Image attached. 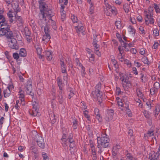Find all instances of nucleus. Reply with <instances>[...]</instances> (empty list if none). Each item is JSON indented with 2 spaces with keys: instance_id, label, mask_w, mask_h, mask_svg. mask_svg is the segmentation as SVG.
Returning <instances> with one entry per match:
<instances>
[{
  "instance_id": "28",
  "label": "nucleus",
  "mask_w": 160,
  "mask_h": 160,
  "mask_svg": "<svg viewBox=\"0 0 160 160\" xmlns=\"http://www.w3.org/2000/svg\"><path fill=\"white\" fill-rule=\"evenodd\" d=\"M68 90H69L70 93L68 94V97L69 99H70L71 97L74 96V93L72 88H68Z\"/></svg>"
},
{
  "instance_id": "63",
  "label": "nucleus",
  "mask_w": 160,
  "mask_h": 160,
  "mask_svg": "<svg viewBox=\"0 0 160 160\" xmlns=\"http://www.w3.org/2000/svg\"><path fill=\"white\" fill-rule=\"evenodd\" d=\"M158 89L154 88H151L150 89V92L151 95H153L155 94V92Z\"/></svg>"
},
{
  "instance_id": "30",
  "label": "nucleus",
  "mask_w": 160,
  "mask_h": 160,
  "mask_svg": "<svg viewBox=\"0 0 160 160\" xmlns=\"http://www.w3.org/2000/svg\"><path fill=\"white\" fill-rule=\"evenodd\" d=\"M128 28L129 29V31L132 34H135L136 30L131 25H129L128 27Z\"/></svg>"
},
{
  "instance_id": "13",
  "label": "nucleus",
  "mask_w": 160,
  "mask_h": 160,
  "mask_svg": "<svg viewBox=\"0 0 160 160\" xmlns=\"http://www.w3.org/2000/svg\"><path fill=\"white\" fill-rule=\"evenodd\" d=\"M34 47L36 49L37 53L38 56L39 58L40 59L42 58L43 56L41 55L42 49L41 47L39 46L35 45Z\"/></svg>"
},
{
  "instance_id": "18",
  "label": "nucleus",
  "mask_w": 160,
  "mask_h": 160,
  "mask_svg": "<svg viewBox=\"0 0 160 160\" xmlns=\"http://www.w3.org/2000/svg\"><path fill=\"white\" fill-rule=\"evenodd\" d=\"M27 51L24 48L20 49L19 52V55L21 57H25L27 56Z\"/></svg>"
},
{
  "instance_id": "6",
  "label": "nucleus",
  "mask_w": 160,
  "mask_h": 160,
  "mask_svg": "<svg viewBox=\"0 0 160 160\" xmlns=\"http://www.w3.org/2000/svg\"><path fill=\"white\" fill-rule=\"evenodd\" d=\"M92 97L95 100L98 101L99 104L102 102L103 97L102 92L92 91Z\"/></svg>"
},
{
  "instance_id": "46",
  "label": "nucleus",
  "mask_w": 160,
  "mask_h": 160,
  "mask_svg": "<svg viewBox=\"0 0 160 160\" xmlns=\"http://www.w3.org/2000/svg\"><path fill=\"white\" fill-rule=\"evenodd\" d=\"M58 100L60 104L63 103L64 101L63 96H58Z\"/></svg>"
},
{
  "instance_id": "38",
  "label": "nucleus",
  "mask_w": 160,
  "mask_h": 160,
  "mask_svg": "<svg viewBox=\"0 0 160 160\" xmlns=\"http://www.w3.org/2000/svg\"><path fill=\"white\" fill-rule=\"evenodd\" d=\"M136 91L137 92V95L138 97H142L143 96V94L142 93L141 90L138 88L137 89Z\"/></svg>"
},
{
  "instance_id": "24",
  "label": "nucleus",
  "mask_w": 160,
  "mask_h": 160,
  "mask_svg": "<svg viewBox=\"0 0 160 160\" xmlns=\"http://www.w3.org/2000/svg\"><path fill=\"white\" fill-rule=\"evenodd\" d=\"M144 13L146 14V16L145 18V23L147 25H148L149 23V15L147 14V11H145Z\"/></svg>"
},
{
  "instance_id": "8",
  "label": "nucleus",
  "mask_w": 160,
  "mask_h": 160,
  "mask_svg": "<svg viewBox=\"0 0 160 160\" xmlns=\"http://www.w3.org/2000/svg\"><path fill=\"white\" fill-rule=\"evenodd\" d=\"M27 84L25 88V90L26 92L32 96V99L34 98V94L32 92V83L30 81L27 82Z\"/></svg>"
},
{
  "instance_id": "35",
  "label": "nucleus",
  "mask_w": 160,
  "mask_h": 160,
  "mask_svg": "<svg viewBox=\"0 0 160 160\" xmlns=\"http://www.w3.org/2000/svg\"><path fill=\"white\" fill-rule=\"evenodd\" d=\"M153 7L155 10L156 12L157 13H160V8H159L158 6L156 3H154L153 4Z\"/></svg>"
},
{
  "instance_id": "55",
  "label": "nucleus",
  "mask_w": 160,
  "mask_h": 160,
  "mask_svg": "<svg viewBox=\"0 0 160 160\" xmlns=\"http://www.w3.org/2000/svg\"><path fill=\"white\" fill-rule=\"evenodd\" d=\"M11 39L10 41H9V43H12V44H15L17 43V40L16 39L14 38H9Z\"/></svg>"
},
{
  "instance_id": "2",
  "label": "nucleus",
  "mask_w": 160,
  "mask_h": 160,
  "mask_svg": "<svg viewBox=\"0 0 160 160\" xmlns=\"http://www.w3.org/2000/svg\"><path fill=\"white\" fill-rule=\"evenodd\" d=\"M104 3L106 7L104 9L105 14L108 16H111L112 15H116L117 14V10L114 6L109 4L106 0H104Z\"/></svg>"
},
{
  "instance_id": "29",
  "label": "nucleus",
  "mask_w": 160,
  "mask_h": 160,
  "mask_svg": "<svg viewBox=\"0 0 160 160\" xmlns=\"http://www.w3.org/2000/svg\"><path fill=\"white\" fill-rule=\"evenodd\" d=\"M12 8L14 10L15 12V13H16V9H15L14 8H16V9H17V8L20 9L19 7L18 4V3L17 2H16L15 3H13L12 4Z\"/></svg>"
},
{
  "instance_id": "26",
  "label": "nucleus",
  "mask_w": 160,
  "mask_h": 160,
  "mask_svg": "<svg viewBox=\"0 0 160 160\" xmlns=\"http://www.w3.org/2000/svg\"><path fill=\"white\" fill-rule=\"evenodd\" d=\"M57 81L59 89L62 88L63 85L62 80L59 78H57Z\"/></svg>"
},
{
  "instance_id": "7",
  "label": "nucleus",
  "mask_w": 160,
  "mask_h": 160,
  "mask_svg": "<svg viewBox=\"0 0 160 160\" xmlns=\"http://www.w3.org/2000/svg\"><path fill=\"white\" fill-rule=\"evenodd\" d=\"M113 114L114 111L113 109H108L105 117L106 121L109 122L111 121L113 118Z\"/></svg>"
},
{
  "instance_id": "34",
  "label": "nucleus",
  "mask_w": 160,
  "mask_h": 160,
  "mask_svg": "<svg viewBox=\"0 0 160 160\" xmlns=\"http://www.w3.org/2000/svg\"><path fill=\"white\" fill-rule=\"evenodd\" d=\"M19 93L20 95L21 96V97H20V98H21V101H23L24 100V91H23L22 90L20 89Z\"/></svg>"
},
{
  "instance_id": "48",
  "label": "nucleus",
  "mask_w": 160,
  "mask_h": 160,
  "mask_svg": "<svg viewBox=\"0 0 160 160\" xmlns=\"http://www.w3.org/2000/svg\"><path fill=\"white\" fill-rule=\"evenodd\" d=\"M128 4H125L123 5V9L126 13H128L129 11L128 8Z\"/></svg>"
},
{
  "instance_id": "23",
  "label": "nucleus",
  "mask_w": 160,
  "mask_h": 160,
  "mask_svg": "<svg viewBox=\"0 0 160 160\" xmlns=\"http://www.w3.org/2000/svg\"><path fill=\"white\" fill-rule=\"evenodd\" d=\"M8 45L10 48L15 50L18 49L19 48V46L17 44V43L15 44L8 43Z\"/></svg>"
},
{
  "instance_id": "17",
  "label": "nucleus",
  "mask_w": 160,
  "mask_h": 160,
  "mask_svg": "<svg viewBox=\"0 0 160 160\" xmlns=\"http://www.w3.org/2000/svg\"><path fill=\"white\" fill-rule=\"evenodd\" d=\"M38 109H32L29 111V113L32 116L35 117L37 116H39L38 113Z\"/></svg>"
},
{
  "instance_id": "49",
  "label": "nucleus",
  "mask_w": 160,
  "mask_h": 160,
  "mask_svg": "<svg viewBox=\"0 0 160 160\" xmlns=\"http://www.w3.org/2000/svg\"><path fill=\"white\" fill-rule=\"evenodd\" d=\"M12 56L14 59L18 60L19 59L20 56L18 53L14 52Z\"/></svg>"
},
{
  "instance_id": "62",
  "label": "nucleus",
  "mask_w": 160,
  "mask_h": 160,
  "mask_svg": "<svg viewBox=\"0 0 160 160\" xmlns=\"http://www.w3.org/2000/svg\"><path fill=\"white\" fill-rule=\"evenodd\" d=\"M75 62L76 63L77 65L78 66L80 67H81L83 66L78 59L76 58L75 60Z\"/></svg>"
},
{
  "instance_id": "19",
  "label": "nucleus",
  "mask_w": 160,
  "mask_h": 160,
  "mask_svg": "<svg viewBox=\"0 0 160 160\" xmlns=\"http://www.w3.org/2000/svg\"><path fill=\"white\" fill-rule=\"evenodd\" d=\"M4 97L7 98L11 94V91L9 89H5L3 91Z\"/></svg>"
},
{
  "instance_id": "61",
  "label": "nucleus",
  "mask_w": 160,
  "mask_h": 160,
  "mask_svg": "<svg viewBox=\"0 0 160 160\" xmlns=\"http://www.w3.org/2000/svg\"><path fill=\"white\" fill-rule=\"evenodd\" d=\"M160 87V84L158 82H155L154 84V88L158 89Z\"/></svg>"
},
{
  "instance_id": "37",
  "label": "nucleus",
  "mask_w": 160,
  "mask_h": 160,
  "mask_svg": "<svg viewBox=\"0 0 160 160\" xmlns=\"http://www.w3.org/2000/svg\"><path fill=\"white\" fill-rule=\"evenodd\" d=\"M115 24L117 29H120L121 28L122 26L120 21H116Z\"/></svg>"
},
{
  "instance_id": "59",
  "label": "nucleus",
  "mask_w": 160,
  "mask_h": 160,
  "mask_svg": "<svg viewBox=\"0 0 160 160\" xmlns=\"http://www.w3.org/2000/svg\"><path fill=\"white\" fill-rule=\"evenodd\" d=\"M143 114L146 118L148 119L149 118V115L148 111H145L143 112Z\"/></svg>"
},
{
  "instance_id": "25",
  "label": "nucleus",
  "mask_w": 160,
  "mask_h": 160,
  "mask_svg": "<svg viewBox=\"0 0 160 160\" xmlns=\"http://www.w3.org/2000/svg\"><path fill=\"white\" fill-rule=\"evenodd\" d=\"M153 8L152 7L150 6L148 9V15L150 17H153Z\"/></svg>"
},
{
  "instance_id": "1",
  "label": "nucleus",
  "mask_w": 160,
  "mask_h": 160,
  "mask_svg": "<svg viewBox=\"0 0 160 160\" xmlns=\"http://www.w3.org/2000/svg\"><path fill=\"white\" fill-rule=\"evenodd\" d=\"M39 3L40 12L38 14L40 20H42L44 19L45 21H46V16L48 17L50 19L53 16L52 10L48 8V6L44 2L39 1Z\"/></svg>"
},
{
  "instance_id": "43",
  "label": "nucleus",
  "mask_w": 160,
  "mask_h": 160,
  "mask_svg": "<svg viewBox=\"0 0 160 160\" xmlns=\"http://www.w3.org/2000/svg\"><path fill=\"white\" fill-rule=\"evenodd\" d=\"M141 79L142 82H145L147 80V78L146 77L144 76L143 74L141 73L140 74Z\"/></svg>"
},
{
  "instance_id": "5",
  "label": "nucleus",
  "mask_w": 160,
  "mask_h": 160,
  "mask_svg": "<svg viewBox=\"0 0 160 160\" xmlns=\"http://www.w3.org/2000/svg\"><path fill=\"white\" fill-rule=\"evenodd\" d=\"M7 23V26H4L5 27L1 28L0 29V35L3 36L5 35L7 38H12L13 34L12 31L10 29V27L8 25Z\"/></svg>"
},
{
  "instance_id": "42",
  "label": "nucleus",
  "mask_w": 160,
  "mask_h": 160,
  "mask_svg": "<svg viewBox=\"0 0 160 160\" xmlns=\"http://www.w3.org/2000/svg\"><path fill=\"white\" fill-rule=\"evenodd\" d=\"M142 61L145 64H147L148 65L149 61L147 57H144L142 58Z\"/></svg>"
},
{
  "instance_id": "51",
  "label": "nucleus",
  "mask_w": 160,
  "mask_h": 160,
  "mask_svg": "<svg viewBox=\"0 0 160 160\" xmlns=\"http://www.w3.org/2000/svg\"><path fill=\"white\" fill-rule=\"evenodd\" d=\"M42 157L43 158V160H49V158L48 156L46 155V153L43 152L42 153Z\"/></svg>"
},
{
  "instance_id": "47",
  "label": "nucleus",
  "mask_w": 160,
  "mask_h": 160,
  "mask_svg": "<svg viewBox=\"0 0 160 160\" xmlns=\"http://www.w3.org/2000/svg\"><path fill=\"white\" fill-rule=\"evenodd\" d=\"M128 77H126L124 79V82L125 83H126L128 85V86L129 87V85L130 86H131L130 82L128 81Z\"/></svg>"
},
{
  "instance_id": "32",
  "label": "nucleus",
  "mask_w": 160,
  "mask_h": 160,
  "mask_svg": "<svg viewBox=\"0 0 160 160\" xmlns=\"http://www.w3.org/2000/svg\"><path fill=\"white\" fill-rule=\"evenodd\" d=\"M92 152V154L93 155V157H92V159L93 160L95 159L96 158V150L95 147L91 148Z\"/></svg>"
},
{
  "instance_id": "21",
  "label": "nucleus",
  "mask_w": 160,
  "mask_h": 160,
  "mask_svg": "<svg viewBox=\"0 0 160 160\" xmlns=\"http://www.w3.org/2000/svg\"><path fill=\"white\" fill-rule=\"evenodd\" d=\"M160 106L159 104H157L156 106L155 109L154 111V116L155 117H157L160 112Z\"/></svg>"
},
{
  "instance_id": "12",
  "label": "nucleus",
  "mask_w": 160,
  "mask_h": 160,
  "mask_svg": "<svg viewBox=\"0 0 160 160\" xmlns=\"http://www.w3.org/2000/svg\"><path fill=\"white\" fill-rule=\"evenodd\" d=\"M14 12L15 13L14 11H13L11 9L9 10L7 13V16L9 18V21L11 23L12 22L14 21L13 18L14 17L13 14V13Z\"/></svg>"
},
{
  "instance_id": "39",
  "label": "nucleus",
  "mask_w": 160,
  "mask_h": 160,
  "mask_svg": "<svg viewBox=\"0 0 160 160\" xmlns=\"http://www.w3.org/2000/svg\"><path fill=\"white\" fill-rule=\"evenodd\" d=\"M120 147V146L119 145H117V146L114 147L112 149L113 152H114L115 154H116V153L118 152Z\"/></svg>"
},
{
  "instance_id": "15",
  "label": "nucleus",
  "mask_w": 160,
  "mask_h": 160,
  "mask_svg": "<svg viewBox=\"0 0 160 160\" xmlns=\"http://www.w3.org/2000/svg\"><path fill=\"white\" fill-rule=\"evenodd\" d=\"M77 23H78V25L75 26V28L77 32L78 33L83 29V27L82 24L81 23L80 21H78Z\"/></svg>"
},
{
  "instance_id": "27",
  "label": "nucleus",
  "mask_w": 160,
  "mask_h": 160,
  "mask_svg": "<svg viewBox=\"0 0 160 160\" xmlns=\"http://www.w3.org/2000/svg\"><path fill=\"white\" fill-rule=\"evenodd\" d=\"M72 137V134L70 133L69 134L68 139H67V140H68V143H70L75 142L74 140L73 139Z\"/></svg>"
},
{
  "instance_id": "9",
  "label": "nucleus",
  "mask_w": 160,
  "mask_h": 160,
  "mask_svg": "<svg viewBox=\"0 0 160 160\" xmlns=\"http://www.w3.org/2000/svg\"><path fill=\"white\" fill-rule=\"evenodd\" d=\"M14 8L16 10V13L14 14L15 15V17L16 19V21L19 24H22L23 23V21L22 18L20 16H18L17 14V13L20 11L21 9L18 8L16 9V8Z\"/></svg>"
},
{
  "instance_id": "57",
  "label": "nucleus",
  "mask_w": 160,
  "mask_h": 160,
  "mask_svg": "<svg viewBox=\"0 0 160 160\" xmlns=\"http://www.w3.org/2000/svg\"><path fill=\"white\" fill-rule=\"evenodd\" d=\"M82 107L81 108L82 110H85L87 109V107L86 106V104L84 102H81Z\"/></svg>"
},
{
  "instance_id": "36",
  "label": "nucleus",
  "mask_w": 160,
  "mask_h": 160,
  "mask_svg": "<svg viewBox=\"0 0 160 160\" xmlns=\"http://www.w3.org/2000/svg\"><path fill=\"white\" fill-rule=\"evenodd\" d=\"M44 31L45 34H50L49 33V29L48 25H46L44 27Z\"/></svg>"
},
{
  "instance_id": "11",
  "label": "nucleus",
  "mask_w": 160,
  "mask_h": 160,
  "mask_svg": "<svg viewBox=\"0 0 160 160\" xmlns=\"http://www.w3.org/2000/svg\"><path fill=\"white\" fill-rule=\"evenodd\" d=\"M60 65L62 70V73H65L67 75V68L65 64L64 63V60L62 59L60 60Z\"/></svg>"
},
{
  "instance_id": "31",
  "label": "nucleus",
  "mask_w": 160,
  "mask_h": 160,
  "mask_svg": "<svg viewBox=\"0 0 160 160\" xmlns=\"http://www.w3.org/2000/svg\"><path fill=\"white\" fill-rule=\"evenodd\" d=\"M32 104L33 106L32 109H38V103L35 101L33 102L32 101Z\"/></svg>"
},
{
  "instance_id": "44",
  "label": "nucleus",
  "mask_w": 160,
  "mask_h": 160,
  "mask_svg": "<svg viewBox=\"0 0 160 160\" xmlns=\"http://www.w3.org/2000/svg\"><path fill=\"white\" fill-rule=\"evenodd\" d=\"M78 123V122L76 120H74L73 122V126L72 127L74 129H76L77 128V126Z\"/></svg>"
},
{
  "instance_id": "64",
  "label": "nucleus",
  "mask_w": 160,
  "mask_h": 160,
  "mask_svg": "<svg viewBox=\"0 0 160 160\" xmlns=\"http://www.w3.org/2000/svg\"><path fill=\"white\" fill-rule=\"evenodd\" d=\"M154 131L152 130H149L147 132V135L149 137H151L154 134Z\"/></svg>"
},
{
  "instance_id": "52",
  "label": "nucleus",
  "mask_w": 160,
  "mask_h": 160,
  "mask_svg": "<svg viewBox=\"0 0 160 160\" xmlns=\"http://www.w3.org/2000/svg\"><path fill=\"white\" fill-rule=\"evenodd\" d=\"M58 96H64V93L62 88L59 89V90L58 91Z\"/></svg>"
},
{
  "instance_id": "33",
  "label": "nucleus",
  "mask_w": 160,
  "mask_h": 160,
  "mask_svg": "<svg viewBox=\"0 0 160 160\" xmlns=\"http://www.w3.org/2000/svg\"><path fill=\"white\" fill-rule=\"evenodd\" d=\"M101 84L100 83H98L96 86L95 89L94 91L97 92H101L100 90L101 89Z\"/></svg>"
},
{
  "instance_id": "20",
  "label": "nucleus",
  "mask_w": 160,
  "mask_h": 160,
  "mask_svg": "<svg viewBox=\"0 0 160 160\" xmlns=\"http://www.w3.org/2000/svg\"><path fill=\"white\" fill-rule=\"evenodd\" d=\"M46 58L48 60H51L52 58V52L50 51H46L45 52Z\"/></svg>"
},
{
  "instance_id": "10",
  "label": "nucleus",
  "mask_w": 160,
  "mask_h": 160,
  "mask_svg": "<svg viewBox=\"0 0 160 160\" xmlns=\"http://www.w3.org/2000/svg\"><path fill=\"white\" fill-rule=\"evenodd\" d=\"M149 159L150 160H158L159 156L154 151L152 152L149 154Z\"/></svg>"
},
{
  "instance_id": "60",
  "label": "nucleus",
  "mask_w": 160,
  "mask_h": 160,
  "mask_svg": "<svg viewBox=\"0 0 160 160\" xmlns=\"http://www.w3.org/2000/svg\"><path fill=\"white\" fill-rule=\"evenodd\" d=\"M96 118L99 122H101L102 121V117L100 114L96 115Z\"/></svg>"
},
{
  "instance_id": "3",
  "label": "nucleus",
  "mask_w": 160,
  "mask_h": 160,
  "mask_svg": "<svg viewBox=\"0 0 160 160\" xmlns=\"http://www.w3.org/2000/svg\"><path fill=\"white\" fill-rule=\"evenodd\" d=\"M97 140L98 143L100 142L101 145L103 148L109 147L110 146L109 139L105 133L102 134L101 137H98Z\"/></svg>"
},
{
  "instance_id": "22",
  "label": "nucleus",
  "mask_w": 160,
  "mask_h": 160,
  "mask_svg": "<svg viewBox=\"0 0 160 160\" xmlns=\"http://www.w3.org/2000/svg\"><path fill=\"white\" fill-rule=\"evenodd\" d=\"M51 38V36L50 34H45L43 35L42 38L43 41H45L48 42Z\"/></svg>"
},
{
  "instance_id": "14",
  "label": "nucleus",
  "mask_w": 160,
  "mask_h": 160,
  "mask_svg": "<svg viewBox=\"0 0 160 160\" xmlns=\"http://www.w3.org/2000/svg\"><path fill=\"white\" fill-rule=\"evenodd\" d=\"M66 134H63L62 136V138H61V140L62 141V144L63 147H67V148H68V140H67V139L66 138Z\"/></svg>"
},
{
  "instance_id": "58",
  "label": "nucleus",
  "mask_w": 160,
  "mask_h": 160,
  "mask_svg": "<svg viewBox=\"0 0 160 160\" xmlns=\"http://www.w3.org/2000/svg\"><path fill=\"white\" fill-rule=\"evenodd\" d=\"M118 49L119 52V54H121L120 55H122V53H123V48L121 46H119L118 47Z\"/></svg>"
},
{
  "instance_id": "40",
  "label": "nucleus",
  "mask_w": 160,
  "mask_h": 160,
  "mask_svg": "<svg viewBox=\"0 0 160 160\" xmlns=\"http://www.w3.org/2000/svg\"><path fill=\"white\" fill-rule=\"evenodd\" d=\"M71 19L74 23L76 22L77 23L78 22V18L77 17L75 16L74 15H72Z\"/></svg>"
},
{
  "instance_id": "53",
  "label": "nucleus",
  "mask_w": 160,
  "mask_h": 160,
  "mask_svg": "<svg viewBox=\"0 0 160 160\" xmlns=\"http://www.w3.org/2000/svg\"><path fill=\"white\" fill-rule=\"evenodd\" d=\"M50 97L52 100H54L56 99V97L54 92L52 91V92Z\"/></svg>"
},
{
  "instance_id": "45",
  "label": "nucleus",
  "mask_w": 160,
  "mask_h": 160,
  "mask_svg": "<svg viewBox=\"0 0 160 160\" xmlns=\"http://www.w3.org/2000/svg\"><path fill=\"white\" fill-rule=\"evenodd\" d=\"M51 117L50 118V119L52 120V123H54L56 122V119L55 118V115L54 114H51L50 116V117H51Z\"/></svg>"
},
{
  "instance_id": "50",
  "label": "nucleus",
  "mask_w": 160,
  "mask_h": 160,
  "mask_svg": "<svg viewBox=\"0 0 160 160\" xmlns=\"http://www.w3.org/2000/svg\"><path fill=\"white\" fill-rule=\"evenodd\" d=\"M139 30L141 32H140V33L141 34H142L143 35H145L146 33L144 29V28L142 26H140L139 28Z\"/></svg>"
},
{
  "instance_id": "4",
  "label": "nucleus",
  "mask_w": 160,
  "mask_h": 160,
  "mask_svg": "<svg viewBox=\"0 0 160 160\" xmlns=\"http://www.w3.org/2000/svg\"><path fill=\"white\" fill-rule=\"evenodd\" d=\"M32 133L35 135V137L32 136L36 141L38 145L41 148L44 149L45 147V143L43 138L38 134L37 132L35 131L32 132Z\"/></svg>"
},
{
  "instance_id": "16",
  "label": "nucleus",
  "mask_w": 160,
  "mask_h": 160,
  "mask_svg": "<svg viewBox=\"0 0 160 160\" xmlns=\"http://www.w3.org/2000/svg\"><path fill=\"white\" fill-rule=\"evenodd\" d=\"M0 20H2V21L0 22V27L3 26H7V23L5 22V18L4 16L1 14H0Z\"/></svg>"
},
{
  "instance_id": "54",
  "label": "nucleus",
  "mask_w": 160,
  "mask_h": 160,
  "mask_svg": "<svg viewBox=\"0 0 160 160\" xmlns=\"http://www.w3.org/2000/svg\"><path fill=\"white\" fill-rule=\"evenodd\" d=\"M159 31L157 29H155L153 32V35L155 36H158L159 35Z\"/></svg>"
},
{
  "instance_id": "41",
  "label": "nucleus",
  "mask_w": 160,
  "mask_h": 160,
  "mask_svg": "<svg viewBox=\"0 0 160 160\" xmlns=\"http://www.w3.org/2000/svg\"><path fill=\"white\" fill-rule=\"evenodd\" d=\"M87 112L88 111L87 110H85L83 112V113L85 117L87 118V120L90 121V116L88 115Z\"/></svg>"
},
{
  "instance_id": "56",
  "label": "nucleus",
  "mask_w": 160,
  "mask_h": 160,
  "mask_svg": "<svg viewBox=\"0 0 160 160\" xmlns=\"http://www.w3.org/2000/svg\"><path fill=\"white\" fill-rule=\"evenodd\" d=\"M135 101L137 103H138V106L141 108H142V104L141 103V100L138 98H136L135 99Z\"/></svg>"
}]
</instances>
